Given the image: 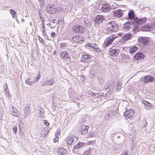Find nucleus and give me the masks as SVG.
Masks as SVG:
<instances>
[{"label":"nucleus","instance_id":"9d476101","mask_svg":"<svg viewBox=\"0 0 155 155\" xmlns=\"http://www.w3.org/2000/svg\"><path fill=\"white\" fill-rule=\"evenodd\" d=\"M41 75H40V72H39L38 74L37 77L35 78L33 81H31L30 78H28L27 80H26L25 82L26 84H29L30 85H31V84L33 83H35L38 81L40 78Z\"/></svg>","mask_w":155,"mask_h":155},{"label":"nucleus","instance_id":"0eeeda50","mask_svg":"<svg viewBox=\"0 0 155 155\" xmlns=\"http://www.w3.org/2000/svg\"><path fill=\"white\" fill-rule=\"evenodd\" d=\"M89 127L85 125H82L80 126L79 130V132L83 135H85L87 133Z\"/></svg>","mask_w":155,"mask_h":155},{"label":"nucleus","instance_id":"412c9836","mask_svg":"<svg viewBox=\"0 0 155 155\" xmlns=\"http://www.w3.org/2000/svg\"><path fill=\"white\" fill-rule=\"evenodd\" d=\"M139 43H142L144 45H146L149 42L148 39L146 37H140L138 39Z\"/></svg>","mask_w":155,"mask_h":155},{"label":"nucleus","instance_id":"4468645a","mask_svg":"<svg viewBox=\"0 0 155 155\" xmlns=\"http://www.w3.org/2000/svg\"><path fill=\"white\" fill-rule=\"evenodd\" d=\"M105 20L104 17L102 15H97L95 18V21L96 23H101Z\"/></svg>","mask_w":155,"mask_h":155},{"label":"nucleus","instance_id":"c03bdc74","mask_svg":"<svg viewBox=\"0 0 155 155\" xmlns=\"http://www.w3.org/2000/svg\"><path fill=\"white\" fill-rule=\"evenodd\" d=\"M55 19H53L52 20H51V22L52 23H55Z\"/></svg>","mask_w":155,"mask_h":155},{"label":"nucleus","instance_id":"6ab92c4d","mask_svg":"<svg viewBox=\"0 0 155 155\" xmlns=\"http://www.w3.org/2000/svg\"><path fill=\"white\" fill-rule=\"evenodd\" d=\"M61 57L63 59H70L71 57L69 56L68 52L66 51H62L61 53Z\"/></svg>","mask_w":155,"mask_h":155},{"label":"nucleus","instance_id":"5701e85b","mask_svg":"<svg viewBox=\"0 0 155 155\" xmlns=\"http://www.w3.org/2000/svg\"><path fill=\"white\" fill-rule=\"evenodd\" d=\"M132 35L130 34H125L123 37L122 40L124 41H127L131 39Z\"/></svg>","mask_w":155,"mask_h":155},{"label":"nucleus","instance_id":"7ed1b4c3","mask_svg":"<svg viewBox=\"0 0 155 155\" xmlns=\"http://www.w3.org/2000/svg\"><path fill=\"white\" fill-rule=\"evenodd\" d=\"M107 29L109 31L116 32L118 29V26L115 21H111L107 25Z\"/></svg>","mask_w":155,"mask_h":155},{"label":"nucleus","instance_id":"37998d69","mask_svg":"<svg viewBox=\"0 0 155 155\" xmlns=\"http://www.w3.org/2000/svg\"><path fill=\"white\" fill-rule=\"evenodd\" d=\"M122 155H127V151H124L122 154Z\"/></svg>","mask_w":155,"mask_h":155},{"label":"nucleus","instance_id":"58836bf2","mask_svg":"<svg viewBox=\"0 0 155 155\" xmlns=\"http://www.w3.org/2000/svg\"><path fill=\"white\" fill-rule=\"evenodd\" d=\"M43 123L46 126H48L49 125V123L46 120H43Z\"/></svg>","mask_w":155,"mask_h":155},{"label":"nucleus","instance_id":"ddd939ff","mask_svg":"<svg viewBox=\"0 0 155 155\" xmlns=\"http://www.w3.org/2000/svg\"><path fill=\"white\" fill-rule=\"evenodd\" d=\"M134 113V111L132 109L126 110L124 113V116L127 118H130L133 116Z\"/></svg>","mask_w":155,"mask_h":155},{"label":"nucleus","instance_id":"f257e3e1","mask_svg":"<svg viewBox=\"0 0 155 155\" xmlns=\"http://www.w3.org/2000/svg\"><path fill=\"white\" fill-rule=\"evenodd\" d=\"M48 12L51 14H54L59 12V10L55 5L52 4L48 5L46 7Z\"/></svg>","mask_w":155,"mask_h":155},{"label":"nucleus","instance_id":"c9c22d12","mask_svg":"<svg viewBox=\"0 0 155 155\" xmlns=\"http://www.w3.org/2000/svg\"><path fill=\"white\" fill-rule=\"evenodd\" d=\"M94 135V134L93 131H90L89 133V136L90 137H93Z\"/></svg>","mask_w":155,"mask_h":155},{"label":"nucleus","instance_id":"a19ab883","mask_svg":"<svg viewBox=\"0 0 155 155\" xmlns=\"http://www.w3.org/2000/svg\"><path fill=\"white\" fill-rule=\"evenodd\" d=\"M56 35L55 33L54 32H52L51 33V36L52 38L54 37H55Z\"/></svg>","mask_w":155,"mask_h":155},{"label":"nucleus","instance_id":"7c9ffc66","mask_svg":"<svg viewBox=\"0 0 155 155\" xmlns=\"http://www.w3.org/2000/svg\"><path fill=\"white\" fill-rule=\"evenodd\" d=\"M47 82H48V83H47L48 84L51 85L52 84L54 83V81L53 79H51L49 80H48L47 81Z\"/></svg>","mask_w":155,"mask_h":155},{"label":"nucleus","instance_id":"f704fd0d","mask_svg":"<svg viewBox=\"0 0 155 155\" xmlns=\"http://www.w3.org/2000/svg\"><path fill=\"white\" fill-rule=\"evenodd\" d=\"M13 132L15 134L17 132V126H15L13 128Z\"/></svg>","mask_w":155,"mask_h":155},{"label":"nucleus","instance_id":"72a5a7b5","mask_svg":"<svg viewBox=\"0 0 155 155\" xmlns=\"http://www.w3.org/2000/svg\"><path fill=\"white\" fill-rule=\"evenodd\" d=\"M60 133V130L59 129H57L55 133V137H59Z\"/></svg>","mask_w":155,"mask_h":155},{"label":"nucleus","instance_id":"2f4dec72","mask_svg":"<svg viewBox=\"0 0 155 155\" xmlns=\"http://www.w3.org/2000/svg\"><path fill=\"white\" fill-rule=\"evenodd\" d=\"M60 46L61 48H64L67 46V45L65 43L63 42L60 43Z\"/></svg>","mask_w":155,"mask_h":155},{"label":"nucleus","instance_id":"49530a36","mask_svg":"<svg viewBox=\"0 0 155 155\" xmlns=\"http://www.w3.org/2000/svg\"><path fill=\"white\" fill-rule=\"evenodd\" d=\"M154 26L155 27V22L154 24Z\"/></svg>","mask_w":155,"mask_h":155},{"label":"nucleus","instance_id":"dca6fc26","mask_svg":"<svg viewBox=\"0 0 155 155\" xmlns=\"http://www.w3.org/2000/svg\"><path fill=\"white\" fill-rule=\"evenodd\" d=\"M57 153L59 155H66L68 153V151L64 148L60 147L58 149Z\"/></svg>","mask_w":155,"mask_h":155},{"label":"nucleus","instance_id":"a211bd4d","mask_svg":"<svg viewBox=\"0 0 155 155\" xmlns=\"http://www.w3.org/2000/svg\"><path fill=\"white\" fill-rule=\"evenodd\" d=\"M110 7L108 4H104L101 8V11L102 12H108L110 9Z\"/></svg>","mask_w":155,"mask_h":155},{"label":"nucleus","instance_id":"09e8293b","mask_svg":"<svg viewBox=\"0 0 155 155\" xmlns=\"http://www.w3.org/2000/svg\"><path fill=\"white\" fill-rule=\"evenodd\" d=\"M50 28H53V27H50Z\"/></svg>","mask_w":155,"mask_h":155},{"label":"nucleus","instance_id":"39448f33","mask_svg":"<svg viewBox=\"0 0 155 155\" xmlns=\"http://www.w3.org/2000/svg\"><path fill=\"white\" fill-rule=\"evenodd\" d=\"M84 41V38L82 36L78 35L74 36L71 38V41L74 44H82Z\"/></svg>","mask_w":155,"mask_h":155},{"label":"nucleus","instance_id":"393cba45","mask_svg":"<svg viewBox=\"0 0 155 155\" xmlns=\"http://www.w3.org/2000/svg\"><path fill=\"white\" fill-rule=\"evenodd\" d=\"M152 27L150 26H145L141 28V30L142 31H147L150 30Z\"/></svg>","mask_w":155,"mask_h":155},{"label":"nucleus","instance_id":"79ce46f5","mask_svg":"<svg viewBox=\"0 0 155 155\" xmlns=\"http://www.w3.org/2000/svg\"><path fill=\"white\" fill-rule=\"evenodd\" d=\"M87 46L90 47L91 48H92L93 49L94 48V46L93 45H90L89 44H87Z\"/></svg>","mask_w":155,"mask_h":155},{"label":"nucleus","instance_id":"f3484780","mask_svg":"<svg viewBox=\"0 0 155 155\" xmlns=\"http://www.w3.org/2000/svg\"><path fill=\"white\" fill-rule=\"evenodd\" d=\"M10 113L11 115L15 117H18L19 115L18 111L13 106H12Z\"/></svg>","mask_w":155,"mask_h":155},{"label":"nucleus","instance_id":"473e14b6","mask_svg":"<svg viewBox=\"0 0 155 155\" xmlns=\"http://www.w3.org/2000/svg\"><path fill=\"white\" fill-rule=\"evenodd\" d=\"M91 152L90 149L86 150L84 153V155H89Z\"/></svg>","mask_w":155,"mask_h":155},{"label":"nucleus","instance_id":"aec40b11","mask_svg":"<svg viewBox=\"0 0 155 155\" xmlns=\"http://www.w3.org/2000/svg\"><path fill=\"white\" fill-rule=\"evenodd\" d=\"M74 139L71 136L68 137L66 140V143L68 145L74 144Z\"/></svg>","mask_w":155,"mask_h":155},{"label":"nucleus","instance_id":"a18cd8bd","mask_svg":"<svg viewBox=\"0 0 155 155\" xmlns=\"http://www.w3.org/2000/svg\"><path fill=\"white\" fill-rule=\"evenodd\" d=\"M145 106L148 107H151V105L150 103V105L149 106L148 104H146V105H145Z\"/></svg>","mask_w":155,"mask_h":155},{"label":"nucleus","instance_id":"a878e982","mask_svg":"<svg viewBox=\"0 0 155 155\" xmlns=\"http://www.w3.org/2000/svg\"><path fill=\"white\" fill-rule=\"evenodd\" d=\"M24 113L25 117L27 116L30 113V107L29 106H26Z\"/></svg>","mask_w":155,"mask_h":155},{"label":"nucleus","instance_id":"de8ad7c7","mask_svg":"<svg viewBox=\"0 0 155 155\" xmlns=\"http://www.w3.org/2000/svg\"><path fill=\"white\" fill-rule=\"evenodd\" d=\"M144 122H145L146 124H147V122L145 121H144Z\"/></svg>","mask_w":155,"mask_h":155},{"label":"nucleus","instance_id":"f8f14e48","mask_svg":"<svg viewBox=\"0 0 155 155\" xmlns=\"http://www.w3.org/2000/svg\"><path fill=\"white\" fill-rule=\"evenodd\" d=\"M91 59V56L89 54H84L81 57V61L83 62L86 63L88 62Z\"/></svg>","mask_w":155,"mask_h":155},{"label":"nucleus","instance_id":"4be33fe9","mask_svg":"<svg viewBox=\"0 0 155 155\" xmlns=\"http://www.w3.org/2000/svg\"><path fill=\"white\" fill-rule=\"evenodd\" d=\"M114 15L115 17L120 18L122 16L123 13L121 10L118 9L113 12Z\"/></svg>","mask_w":155,"mask_h":155},{"label":"nucleus","instance_id":"1a4fd4ad","mask_svg":"<svg viewBox=\"0 0 155 155\" xmlns=\"http://www.w3.org/2000/svg\"><path fill=\"white\" fill-rule=\"evenodd\" d=\"M145 56L143 54L137 52L136 53L134 56V61H139L144 58Z\"/></svg>","mask_w":155,"mask_h":155},{"label":"nucleus","instance_id":"b1692460","mask_svg":"<svg viewBox=\"0 0 155 155\" xmlns=\"http://www.w3.org/2000/svg\"><path fill=\"white\" fill-rule=\"evenodd\" d=\"M131 23V21H128L126 22L124 25V28L127 30L130 29L131 28V27L130 26Z\"/></svg>","mask_w":155,"mask_h":155},{"label":"nucleus","instance_id":"bb28decb","mask_svg":"<svg viewBox=\"0 0 155 155\" xmlns=\"http://www.w3.org/2000/svg\"><path fill=\"white\" fill-rule=\"evenodd\" d=\"M128 18L130 19H133L134 17V14L133 11H130L128 14Z\"/></svg>","mask_w":155,"mask_h":155},{"label":"nucleus","instance_id":"cd10ccee","mask_svg":"<svg viewBox=\"0 0 155 155\" xmlns=\"http://www.w3.org/2000/svg\"><path fill=\"white\" fill-rule=\"evenodd\" d=\"M137 47H136L135 46H133L132 47H131L130 48V53L131 54H132L133 53H134L135 52L137 51Z\"/></svg>","mask_w":155,"mask_h":155},{"label":"nucleus","instance_id":"423d86ee","mask_svg":"<svg viewBox=\"0 0 155 155\" xmlns=\"http://www.w3.org/2000/svg\"><path fill=\"white\" fill-rule=\"evenodd\" d=\"M118 35H113L110 36L107 38L105 40L104 45L105 47H107L111 44L114 40L117 38L118 37Z\"/></svg>","mask_w":155,"mask_h":155},{"label":"nucleus","instance_id":"9b49d317","mask_svg":"<svg viewBox=\"0 0 155 155\" xmlns=\"http://www.w3.org/2000/svg\"><path fill=\"white\" fill-rule=\"evenodd\" d=\"M154 81V78L153 76L150 75H147L145 76L143 80L144 83L151 82Z\"/></svg>","mask_w":155,"mask_h":155},{"label":"nucleus","instance_id":"4c0bfd02","mask_svg":"<svg viewBox=\"0 0 155 155\" xmlns=\"http://www.w3.org/2000/svg\"><path fill=\"white\" fill-rule=\"evenodd\" d=\"M142 102L143 104H144L145 106L146 104H148L149 106L150 105V103L146 101L143 100L142 101Z\"/></svg>","mask_w":155,"mask_h":155},{"label":"nucleus","instance_id":"20e7f679","mask_svg":"<svg viewBox=\"0 0 155 155\" xmlns=\"http://www.w3.org/2000/svg\"><path fill=\"white\" fill-rule=\"evenodd\" d=\"M85 144V143L81 142H78L73 147L72 151L73 153L77 154H81V151L79 149L82 147H83Z\"/></svg>","mask_w":155,"mask_h":155},{"label":"nucleus","instance_id":"c85d7f7f","mask_svg":"<svg viewBox=\"0 0 155 155\" xmlns=\"http://www.w3.org/2000/svg\"><path fill=\"white\" fill-rule=\"evenodd\" d=\"M10 12L13 18H15V16L16 13L15 11L13 9H10Z\"/></svg>","mask_w":155,"mask_h":155},{"label":"nucleus","instance_id":"f03ea898","mask_svg":"<svg viewBox=\"0 0 155 155\" xmlns=\"http://www.w3.org/2000/svg\"><path fill=\"white\" fill-rule=\"evenodd\" d=\"M72 30L75 33L78 34H82L85 31V29L83 25L78 24L74 25Z\"/></svg>","mask_w":155,"mask_h":155},{"label":"nucleus","instance_id":"ea45409f","mask_svg":"<svg viewBox=\"0 0 155 155\" xmlns=\"http://www.w3.org/2000/svg\"><path fill=\"white\" fill-rule=\"evenodd\" d=\"M59 140V137H55L53 141L54 143H56Z\"/></svg>","mask_w":155,"mask_h":155},{"label":"nucleus","instance_id":"c756f323","mask_svg":"<svg viewBox=\"0 0 155 155\" xmlns=\"http://www.w3.org/2000/svg\"><path fill=\"white\" fill-rule=\"evenodd\" d=\"M93 50L97 52H100L101 51V50L99 48L98 46H96L95 47H94Z\"/></svg>","mask_w":155,"mask_h":155},{"label":"nucleus","instance_id":"6e6552de","mask_svg":"<svg viewBox=\"0 0 155 155\" xmlns=\"http://www.w3.org/2000/svg\"><path fill=\"white\" fill-rule=\"evenodd\" d=\"M119 53V50L116 49L114 46H113L110 48L108 51V54L109 55L112 56H117Z\"/></svg>","mask_w":155,"mask_h":155},{"label":"nucleus","instance_id":"e433bc0d","mask_svg":"<svg viewBox=\"0 0 155 155\" xmlns=\"http://www.w3.org/2000/svg\"><path fill=\"white\" fill-rule=\"evenodd\" d=\"M38 38L40 42L42 44H43L44 43V41L42 38L40 37L39 36H38Z\"/></svg>","mask_w":155,"mask_h":155},{"label":"nucleus","instance_id":"2eb2a0df","mask_svg":"<svg viewBox=\"0 0 155 155\" xmlns=\"http://www.w3.org/2000/svg\"><path fill=\"white\" fill-rule=\"evenodd\" d=\"M147 20L146 18H135V22L139 25H142L145 23Z\"/></svg>","mask_w":155,"mask_h":155}]
</instances>
